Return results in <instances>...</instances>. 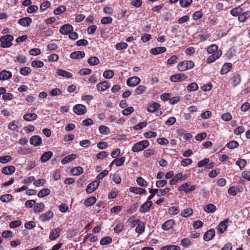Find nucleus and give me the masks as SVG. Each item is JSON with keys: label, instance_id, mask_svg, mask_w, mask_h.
I'll use <instances>...</instances> for the list:
<instances>
[{"label": "nucleus", "instance_id": "7", "mask_svg": "<svg viewBox=\"0 0 250 250\" xmlns=\"http://www.w3.org/2000/svg\"><path fill=\"white\" fill-rule=\"evenodd\" d=\"M73 31V26L69 24H66L62 25L60 29V32L63 35L69 34Z\"/></svg>", "mask_w": 250, "mask_h": 250}, {"label": "nucleus", "instance_id": "4", "mask_svg": "<svg viewBox=\"0 0 250 250\" xmlns=\"http://www.w3.org/2000/svg\"><path fill=\"white\" fill-rule=\"evenodd\" d=\"M188 78L187 75L183 73H178L173 75L170 77V81L172 82H177L179 81H184Z\"/></svg>", "mask_w": 250, "mask_h": 250}, {"label": "nucleus", "instance_id": "33", "mask_svg": "<svg viewBox=\"0 0 250 250\" xmlns=\"http://www.w3.org/2000/svg\"><path fill=\"white\" fill-rule=\"evenodd\" d=\"M250 16L249 12H244L241 14H240L238 17V20L241 22H244Z\"/></svg>", "mask_w": 250, "mask_h": 250}, {"label": "nucleus", "instance_id": "36", "mask_svg": "<svg viewBox=\"0 0 250 250\" xmlns=\"http://www.w3.org/2000/svg\"><path fill=\"white\" fill-rule=\"evenodd\" d=\"M232 83L234 86L238 85L241 82V77L239 74H236L232 79Z\"/></svg>", "mask_w": 250, "mask_h": 250}, {"label": "nucleus", "instance_id": "64", "mask_svg": "<svg viewBox=\"0 0 250 250\" xmlns=\"http://www.w3.org/2000/svg\"><path fill=\"white\" fill-rule=\"evenodd\" d=\"M50 5V2L48 1L43 2L40 6V10L42 11L45 10Z\"/></svg>", "mask_w": 250, "mask_h": 250}, {"label": "nucleus", "instance_id": "1", "mask_svg": "<svg viewBox=\"0 0 250 250\" xmlns=\"http://www.w3.org/2000/svg\"><path fill=\"white\" fill-rule=\"evenodd\" d=\"M149 145V143L147 140L140 141L133 145L132 150L134 152L141 151L148 147Z\"/></svg>", "mask_w": 250, "mask_h": 250}, {"label": "nucleus", "instance_id": "48", "mask_svg": "<svg viewBox=\"0 0 250 250\" xmlns=\"http://www.w3.org/2000/svg\"><path fill=\"white\" fill-rule=\"evenodd\" d=\"M44 65L43 62L41 61H33L31 62V65L34 67L41 68Z\"/></svg>", "mask_w": 250, "mask_h": 250}, {"label": "nucleus", "instance_id": "11", "mask_svg": "<svg viewBox=\"0 0 250 250\" xmlns=\"http://www.w3.org/2000/svg\"><path fill=\"white\" fill-rule=\"evenodd\" d=\"M32 22V20L30 17H24L20 19L18 21V23L24 27L29 26Z\"/></svg>", "mask_w": 250, "mask_h": 250}, {"label": "nucleus", "instance_id": "37", "mask_svg": "<svg viewBox=\"0 0 250 250\" xmlns=\"http://www.w3.org/2000/svg\"><path fill=\"white\" fill-rule=\"evenodd\" d=\"M161 250H180V247L175 245H168L163 247Z\"/></svg>", "mask_w": 250, "mask_h": 250}, {"label": "nucleus", "instance_id": "56", "mask_svg": "<svg viewBox=\"0 0 250 250\" xmlns=\"http://www.w3.org/2000/svg\"><path fill=\"white\" fill-rule=\"evenodd\" d=\"M218 49V46L216 44H212L209 46L208 49L207 51L209 54H212L214 53Z\"/></svg>", "mask_w": 250, "mask_h": 250}, {"label": "nucleus", "instance_id": "35", "mask_svg": "<svg viewBox=\"0 0 250 250\" xmlns=\"http://www.w3.org/2000/svg\"><path fill=\"white\" fill-rule=\"evenodd\" d=\"M144 230L145 224L144 222L140 221L135 229V231L137 233H141L144 231Z\"/></svg>", "mask_w": 250, "mask_h": 250}, {"label": "nucleus", "instance_id": "60", "mask_svg": "<svg viewBox=\"0 0 250 250\" xmlns=\"http://www.w3.org/2000/svg\"><path fill=\"white\" fill-rule=\"evenodd\" d=\"M192 0H180V3L182 7H187L192 2Z\"/></svg>", "mask_w": 250, "mask_h": 250}, {"label": "nucleus", "instance_id": "50", "mask_svg": "<svg viewBox=\"0 0 250 250\" xmlns=\"http://www.w3.org/2000/svg\"><path fill=\"white\" fill-rule=\"evenodd\" d=\"M128 46V45L125 42L118 43L115 45V48L117 50H121L125 49Z\"/></svg>", "mask_w": 250, "mask_h": 250}, {"label": "nucleus", "instance_id": "39", "mask_svg": "<svg viewBox=\"0 0 250 250\" xmlns=\"http://www.w3.org/2000/svg\"><path fill=\"white\" fill-rule=\"evenodd\" d=\"M12 160V157L10 155H6L0 157V163L5 164Z\"/></svg>", "mask_w": 250, "mask_h": 250}, {"label": "nucleus", "instance_id": "53", "mask_svg": "<svg viewBox=\"0 0 250 250\" xmlns=\"http://www.w3.org/2000/svg\"><path fill=\"white\" fill-rule=\"evenodd\" d=\"M137 183L139 186L142 187L147 186V182L141 177H140L137 179Z\"/></svg>", "mask_w": 250, "mask_h": 250}, {"label": "nucleus", "instance_id": "54", "mask_svg": "<svg viewBox=\"0 0 250 250\" xmlns=\"http://www.w3.org/2000/svg\"><path fill=\"white\" fill-rule=\"evenodd\" d=\"M62 93L61 90L58 88H54L49 92V94L52 96H58L61 95Z\"/></svg>", "mask_w": 250, "mask_h": 250}, {"label": "nucleus", "instance_id": "29", "mask_svg": "<svg viewBox=\"0 0 250 250\" xmlns=\"http://www.w3.org/2000/svg\"><path fill=\"white\" fill-rule=\"evenodd\" d=\"M160 106V105L159 104L153 103L147 107V110L149 112H153L156 111Z\"/></svg>", "mask_w": 250, "mask_h": 250}, {"label": "nucleus", "instance_id": "52", "mask_svg": "<svg viewBox=\"0 0 250 250\" xmlns=\"http://www.w3.org/2000/svg\"><path fill=\"white\" fill-rule=\"evenodd\" d=\"M247 164V161L245 159H239L236 162V164L238 166L240 169L245 167Z\"/></svg>", "mask_w": 250, "mask_h": 250}, {"label": "nucleus", "instance_id": "58", "mask_svg": "<svg viewBox=\"0 0 250 250\" xmlns=\"http://www.w3.org/2000/svg\"><path fill=\"white\" fill-rule=\"evenodd\" d=\"M112 21L113 20L112 18L105 17L101 19V22L102 24H108L111 23Z\"/></svg>", "mask_w": 250, "mask_h": 250}, {"label": "nucleus", "instance_id": "55", "mask_svg": "<svg viewBox=\"0 0 250 250\" xmlns=\"http://www.w3.org/2000/svg\"><path fill=\"white\" fill-rule=\"evenodd\" d=\"M134 111V108L132 106H129L127 107L126 109H124L122 111V113L123 115L126 116L130 115Z\"/></svg>", "mask_w": 250, "mask_h": 250}, {"label": "nucleus", "instance_id": "16", "mask_svg": "<svg viewBox=\"0 0 250 250\" xmlns=\"http://www.w3.org/2000/svg\"><path fill=\"white\" fill-rule=\"evenodd\" d=\"M61 231L62 229L60 228H57L54 230H52V231H51L49 235V239L51 240H56L59 237Z\"/></svg>", "mask_w": 250, "mask_h": 250}, {"label": "nucleus", "instance_id": "18", "mask_svg": "<svg viewBox=\"0 0 250 250\" xmlns=\"http://www.w3.org/2000/svg\"><path fill=\"white\" fill-rule=\"evenodd\" d=\"M167 48L165 47H157L152 48L150 53L153 55H156L166 51Z\"/></svg>", "mask_w": 250, "mask_h": 250}, {"label": "nucleus", "instance_id": "5", "mask_svg": "<svg viewBox=\"0 0 250 250\" xmlns=\"http://www.w3.org/2000/svg\"><path fill=\"white\" fill-rule=\"evenodd\" d=\"M86 108L83 105L78 104L73 107V111L77 115H82L86 112Z\"/></svg>", "mask_w": 250, "mask_h": 250}, {"label": "nucleus", "instance_id": "49", "mask_svg": "<svg viewBox=\"0 0 250 250\" xmlns=\"http://www.w3.org/2000/svg\"><path fill=\"white\" fill-rule=\"evenodd\" d=\"M239 143L234 140L231 141L227 144V147L229 149H233L238 147Z\"/></svg>", "mask_w": 250, "mask_h": 250}, {"label": "nucleus", "instance_id": "26", "mask_svg": "<svg viewBox=\"0 0 250 250\" xmlns=\"http://www.w3.org/2000/svg\"><path fill=\"white\" fill-rule=\"evenodd\" d=\"M37 117L38 116L35 113H28L24 115L23 116V119L27 121L35 120Z\"/></svg>", "mask_w": 250, "mask_h": 250}, {"label": "nucleus", "instance_id": "22", "mask_svg": "<svg viewBox=\"0 0 250 250\" xmlns=\"http://www.w3.org/2000/svg\"><path fill=\"white\" fill-rule=\"evenodd\" d=\"M77 158V155L75 154H72L68 155L67 156L64 157L62 160L61 163L62 165H64L67 163H69L72 160H74Z\"/></svg>", "mask_w": 250, "mask_h": 250}, {"label": "nucleus", "instance_id": "25", "mask_svg": "<svg viewBox=\"0 0 250 250\" xmlns=\"http://www.w3.org/2000/svg\"><path fill=\"white\" fill-rule=\"evenodd\" d=\"M57 73L59 76L67 78H70L72 77V74L71 73L63 69H58L57 71Z\"/></svg>", "mask_w": 250, "mask_h": 250}, {"label": "nucleus", "instance_id": "32", "mask_svg": "<svg viewBox=\"0 0 250 250\" xmlns=\"http://www.w3.org/2000/svg\"><path fill=\"white\" fill-rule=\"evenodd\" d=\"M87 62L90 65H95L98 64L100 62V61L97 57H91L88 60Z\"/></svg>", "mask_w": 250, "mask_h": 250}, {"label": "nucleus", "instance_id": "23", "mask_svg": "<svg viewBox=\"0 0 250 250\" xmlns=\"http://www.w3.org/2000/svg\"><path fill=\"white\" fill-rule=\"evenodd\" d=\"M204 210L207 213H213L216 210V208L214 205L209 204L204 207Z\"/></svg>", "mask_w": 250, "mask_h": 250}, {"label": "nucleus", "instance_id": "3", "mask_svg": "<svg viewBox=\"0 0 250 250\" xmlns=\"http://www.w3.org/2000/svg\"><path fill=\"white\" fill-rule=\"evenodd\" d=\"M194 66V63L191 61H185L180 62L177 65V68L179 71H184L191 69Z\"/></svg>", "mask_w": 250, "mask_h": 250}, {"label": "nucleus", "instance_id": "10", "mask_svg": "<svg viewBox=\"0 0 250 250\" xmlns=\"http://www.w3.org/2000/svg\"><path fill=\"white\" fill-rule=\"evenodd\" d=\"M187 178L186 175H183L182 173H179L176 174L172 180L170 181V184L171 185L175 184L176 182H178L179 180L183 181Z\"/></svg>", "mask_w": 250, "mask_h": 250}, {"label": "nucleus", "instance_id": "2", "mask_svg": "<svg viewBox=\"0 0 250 250\" xmlns=\"http://www.w3.org/2000/svg\"><path fill=\"white\" fill-rule=\"evenodd\" d=\"M14 37L10 35L1 37L0 38V42H1L0 46L3 48H7L11 46L13 44L12 41Z\"/></svg>", "mask_w": 250, "mask_h": 250}, {"label": "nucleus", "instance_id": "19", "mask_svg": "<svg viewBox=\"0 0 250 250\" xmlns=\"http://www.w3.org/2000/svg\"><path fill=\"white\" fill-rule=\"evenodd\" d=\"M15 171V167L12 166L4 167L1 169V172L6 175H11Z\"/></svg>", "mask_w": 250, "mask_h": 250}, {"label": "nucleus", "instance_id": "27", "mask_svg": "<svg viewBox=\"0 0 250 250\" xmlns=\"http://www.w3.org/2000/svg\"><path fill=\"white\" fill-rule=\"evenodd\" d=\"M232 67V64L230 63H225L222 67L221 70V74L222 75H224L229 72L231 69Z\"/></svg>", "mask_w": 250, "mask_h": 250}, {"label": "nucleus", "instance_id": "34", "mask_svg": "<svg viewBox=\"0 0 250 250\" xmlns=\"http://www.w3.org/2000/svg\"><path fill=\"white\" fill-rule=\"evenodd\" d=\"M193 213V210L191 208H187L181 212V215L183 217H187Z\"/></svg>", "mask_w": 250, "mask_h": 250}, {"label": "nucleus", "instance_id": "14", "mask_svg": "<svg viewBox=\"0 0 250 250\" xmlns=\"http://www.w3.org/2000/svg\"><path fill=\"white\" fill-rule=\"evenodd\" d=\"M30 143L34 146H39L42 144V140L39 136L35 135L30 138Z\"/></svg>", "mask_w": 250, "mask_h": 250}, {"label": "nucleus", "instance_id": "40", "mask_svg": "<svg viewBox=\"0 0 250 250\" xmlns=\"http://www.w3.org/2000/svg\"><path fill=\"white\" fill-rule=\"evenodd\" d=\"M146 90V87L143 85H141L138 86L136 89L135 90V92L137 95H141L143 94Z\"/></svg>", "mask_w": 250, "mask_h": 250}, {"label": "nucleus", "instance_id": "57", "mask_svg": "<svg viewBox=\"0 0 250 250\" xmlns=\"http://www.w3.org/2000/svg\"><path fill=\"white\" fill-rule=\"evenodd\" d=\"M144 136L145 137L147 138H154L157 136V133L156 132L149 131L148 132H145L144 134Z\"/></svg>", "mask_w": 250, "mask_h": 250}, {"label": "nucleus", "instance_id": "59", "mask_svg": "<svg viewBox=\"0 0 250 250\" xmlns=\"http://www.w3.org/2000/svg\"><path fill=\"white\" fill-rule=\"evenodd\" d=\"M21 224V221L16 220L11 222L9 224V226L11 228H15L20 226Z\"/></svg>", "mask_w": 250, "mask_h": 250}, {"label": "nucleus", "instance_id": "41", "mask_svg": "<svg viewBox=\"0 0 250 250\" xmlns=\"http://www.w3.org/2000/svg\"><path fill=\"white\" fill-rule=\"evenodd\" d=\"M198 89V85L195 83H192L187 86V89L189 91H196Z\"/></svg>", "mask_w": 250, "mask_h": 250}, {"label": "nucleus", "instance_id": "51", "mask_svg": "<svg viewBox=\"0 0 250 250\" xmlns=\"http://www.w3.org/2000/svg\"><path fill=\"white\" fill-rule=\"evenodd\" d=\"M129 190L131 192L138 194H142L146 192L145 188H129Z\"/></svg>", "mask_w": 250, "mask_h": 250}, {"label": "nucleus", "instance_id": "21", "mask_svg": "<svg viewBox=\"0 0 250 250\" xmlns=\"http://www.w3.org/2000/svg\"><path fill=\"white\" fill-rule=\"evenodd\" d=\"M228 221L227 220L222 221L218 226L217 229L220 233L224 232L227 229Z\"/></svg>", "mask_w": 250, "mask_h": 250}, {"label": "nucleus", "instance_id": "62", "mask_svg": "<svg viewBox=\"0 0 250 250\" xmlns=\"http://www.w3.org/2000/svg\"><path fill=\"white\" fill-rule=\"evenodd\" d=\"M38 9V7L37 5H33L29 6L27 9V11L29 13H32L37 11Z\"/></svg>", "mask_w": 250, "mask_h": 250}, {"label": "nucleus", "instance_id": "9", "mask_svg": "<svg viewBox=\"0 0 250 250\" xmlns=\"http://www.w3.org/2000/svg\"><path fill=\"white\" fill-rule=\"evenodd\" d=\"M54 216V213L51 210H49L44 213L42 214L40 217V220L42 222H46L52 218Z\"/></svg>", "mask_w": 250, "mask_h": 250}, {"label": "nucleus", "instance_id": "46", "mask_svg": "<svg viewBox=\"0 0 250 250\" xmlns=\"http://www.w3.org/2000/svg\"><path fill=\"white\" fill-rule=\"evenodd\" d=\"M112 242V238L110 237H105L102 238L100 241L101 245H105L110 244Z\"/></svg>", "mask_w": 250, "mask_h": 250}, {"label": "nucleus", "instance_id": "44", "mask_svg": "<svg viewBox=\"0 0 250 250\" xmlns=\"http://www.w3.org/2000/svg\"><path fill=\"white\" fill-rule=\"evenodd\" d=\"M242 12V10L239 7L232 9L230 11V14L233 16H237Z\"/></svg>", "mask_w": 250, "mask_h": 250}, {"label": "nucleus", "instance_id": "31", "mask_svg": "<svg viewBox=\"0 0 250 250\" xmlns=\"http://www.w3.org/2000/svg\"><path fill=\"white\" fill-rule=\"evenodd\" d=\"M44 208V204L42 203H38L34 207V211L35 213L41 212L42 211Z\"/></svg>", "mask_w": 250, "mask_h": 250}, {"label": "nucleus", "instance_id": "24", "mask_svg": "<svg viewBox=\"0 0 250 250\" xmlns=\"http://www.w3.org/2000/svg\"><path fill=\"white\" fill-rule=\"evenodd\" d=\"M53 155V153L51 151H47L43 153L41 157V160L42 162H45L49 160Z\"/></svg>", "mask_w": 250, "mask_h": 250}, {"label": "nucleus", "instance_id": "6", "mask_svg": "<svg viewBox=\"0 0 250 250\" xmlns=\"http://www.w3.org/2000/svg\"><path fill=\"white\" fill-rule=\"evenodd\" d=\"M140 82L141 79L139 77L133 76L127 80L126 84L128 86L134 87L138 85Z\"/></svg>", "mask_w": 250, "mask_h": 250}, {"label": "nucleus", "instance_id": "30", "mask_svg": "<svg viewBox=\"0 0 250 250\" xmlns=\"http://www.w3.org/2000/svg\"><path fill=\"white\" fill-rule=\"evenodd\" d=\"M73 175H79L83 172V169L82 167H77L71 169V171Z\"/></svg>", "mask_w": 250, "mask_h": 250}, {"label": "nucleus", "instance_id": "38", "mask_svg": "<svg viewBox=\"0 0 250 250\" xmlns=\"http://www.w3.org/2000/svg\"><path fill=\"white\" fill-rule=\"evenodd\" d=\"M50 190L49 188H42L38 193V196L40 197H43L50 193Z\"/></svg>", "mask_w": 250, "mask_h": 250}, {"label": "nucleus", "instance_id": "45", "mask_svg": "<svg viewBox=\"0 0 250 250\" xmlns=\"http://www.w3.org/2000/svg\"><path fill=\"white\" fill-rule=\"evenodd\" d=\"M31 72V70L28 67H24L21 69L20 73L21 74L26 76L30 74Z\"/></svg>", "mask_w": 250, "mask_h": 250}, {"label": "nucleus", "instance_id": "43", "mask_svg": "<svg viewBox=\"0 0 250 250\" xmlns=\"http://www.w3.org/2000/svg\"><path fill=\"white\" fill-rule=\"evenodd\" d=\"M12 198L11 194H7L2 195L0 197V200L3 202H8L10 201Z\"/></svg>", "mask_w": 250, "mask_h": 250}, {"label": "nucleus", "instance_id": "20", "mask_svg": "<svg viewBox=\"0 0 250 250\" xmlns=\"http://www.w3.org/2000/svg\"><path fill=\"white\" fill-rule=\"evenodd\" d=\"M85 56L83 51H75L70 54V57L72 59H80Z\"/></svg>", "mask_w": 250, "mask_h": 250}, {"label": "nucleus", "instance_id": "12", "mask_svg": "<svg viewBox=\"0 0 250 250\" xmlns=\"http://www.w3.org/2000/svg\"><path fill=\"white\" fill-rule=\"evenodd\" d=\"M215 231L213 229H211L207 231L204 235V240L206 241H208L211 240L215 236Z\"/></svg>", "mask_w": 250, "mask_h": 250}, {"label": "nucleus", "instance_id": "15", "mask_svg": "<svg viewBox=\"0 0 250 250\" xmlns=\"http://www.w3.org/2000/svg\"><path fill=\"white\" fill-rule=\"evenodd\" d=\"M175 222L173 219H170L165 223H164L162 225V228L164 230H168L171 228H172L175 225Z\"/></svg>", "mask_w": 250, "mask_h": 250}, {"label": "nucleus", "instance_id": "61", "mask_svg": "<svg viewBox=\"0 0 250 250\" xmlns=\"http://www.w3.org/2000/svg\"><path fill=\"white\" fill-rule=\"evenodd\" d=\"M100 132L103 134H107L108 133L109 128L104 125H101L99 127Z\"/></svg>", "mask_w": 250, "mask_h": 250}, {"label": "nucleus", "instance_id": "13", "mask_svg": "<svg viewBox=\"0 0 250 250\" xmlns=\"http://www.w3.org/2000/svg\"><path fill=\"white\" fill-rule=\"evenodd\" d=\"M153 203L151 201H147L143 204L139 209V211L142 213H145L152 206Z\"/></svg>", "mask_w": 250, "mask_h": 250}, {"label": "nucleus", "instance_id": "42", "mask_svg": "<svg viewBox=\"0 0 250 250\" xmlns=\"http://www.w3.org/2000/svg\"><path fill=\"white\" fill-rule=\"evenodd\" d=\"M103 76L105 79H111L114 76V72L111 70H106L103 73Z\"/></svg>", "mask_w": 250, "mask_h": 250}, {"label": "nucleus", "instance_id": "63", "mask_svg": "<svg viewBox=\"0 0 250 250\" xmlns=\"http://www.w3.org/2000/svg\"><path fill=\"white\" fill-rule=\"evenodd\" d=\"M203 16V13L201 11L194 12L192 15L193 18L195 20H198Z\"/></svg>", "mask_w": 250, "mask_h": 250}, {"label": "nucleus", "instance_id": "28", "mask_svg": "<svg viewBox=\"0 0 250 250\" xmlns=\"http://www.w3.org/2000/svg\"><path fill=\"white\" fill-rule=\"evenodd\" d=\"M96 201V198L94 196H91L85 200L84 205L86 207H89L94 204Z\"/></svg>", "mask_w": 250, "mask_h": 250}, {"label": "nucleus", "instance_id": "8", "mask_svg": "<svg viewBox=\"0 0 250 250\" xmlns=\"http://www.w3.org/2000/svg\"><path fill=\"white\" fill-rule=\"evenodd\" d=\"M110 85V83L108 81H104L98 83L96 87L99 91H104L109 88Z\"/></svg>", "mask_w": 250, "mask_h": 250}, {"label": "nucleus", "instance_id": "47", "mask_svg": "<svg viewBox=\"0 0 250 250\" xmlns=\"http://www.w3.org/2000/svg\"><path fill=\"white\" fill-rule=\"evenodd\" d=\"M66 9V8L64 6H61L55 9L54 11V14L55 15H60L64 12Z\"/></svg>", "mask_w": 250, "mask_h": 250}, {"label": "nucleus", "instance_id": "17", "mask_svg": "<svg viewBox=\"0 0 250 250\" xmlns=\"http://www.w3.org/2000/svg\"><path fill=\"white\" fill-rule=\"evenodd\" d=\"M11 77L12 73L9 71L3 70L0 72V80H7L10 79Z\"/></svg>", "mask_w": 250, "mask_h": 250}]
</instances>
